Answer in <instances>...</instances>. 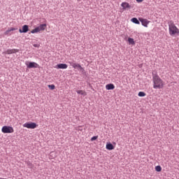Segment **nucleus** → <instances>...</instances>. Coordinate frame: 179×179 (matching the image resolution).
Wrapping results in <instances>:
<instances>
[{
  "instance_id": "6ab92c4d",
  "label": "nucleus",
  "mask_w": 179,
  "mask_h": 179,
  "mask_svg": "<svg viewBox=\"0 0 179 179\" xmlns=\"http://www.w3.org/2000/svg\"><path fill=\"white\" fill-rule=\"evenodd\" d=\"M138 95L139 97H145V96H146V93L143 92H139Z\"/></svg>"
},
{
  "instance_id": "ddd939ff",
  "label": "nucleus",
  "mask_w": 179,
  "mask_h": 179,
  "mask_svg": "<svg viewBox=\"0 0 179 179\" xmlns=\"http://www.w3.org/2000/svg\"><path fill=\"white\" fill-rule=\"evenodd\" d=\"M106 90H114L115 89V86H114V84H108L106 85Z\"/></svg>"
},
{
  "instance_id": "dca6fc26",
  "label": "nucleus",
  "mask_w": 179,
  "mask_h": 179,
  "mask_svg": "<svg viewBox=\"0 0 179 179\" xmlns=\"http://www.w3.org/2000/svg\"><path fill=\"white\" fill-rule=\"evenodd\" d=\"M77 93H78V94H81L82 96L87 95V92H86V91H85V90H77Z\"/></svg>"
},
{
  "instance_id": "39448f33",
  "label": "nucleus",
  "mask_w": 179,
  "mask_h": 179,
  "mask_svg": "<svg viewBox=\"0 0 179 179\" xmlns=\"http://www.w3.org/2000/svg\"><path fill=\"white\" fill-rule=\"evenodd\" d=\"M22 127L24 128H27L28 129H35V128H37V124L34 122H26Z\"/></svg>"
},
{
  "instance_id": "9b49d317",
  "label": "nucleus",
  "mask_w": 179,
  "mask_h": 179,
  "mask_svg": "<svg viewBox=\"0 0 179 179\" xmlns=\"http://www.w3.org/2000/svg\"><path fill=\"white\" fill-rule=\"evenodd\" d=\"M16 52H19L18 49H8L6 50V54H16Z\"/></svg>"
},
{
  "instance_id": "6e6552de",
  "label": "nucleus",
  "mask_w": 179,
  "mask_h": 179,
  "mask_svg": "<svg viewBox=\"0 0 179 179\" xmlns=\"http://www.w3.org/2000/svg\"><path fill=\"white\" fill-rule=\"evenodd\" d=\"M139 21L141 22L142 26L144 27H148V24L150 23V21L148 20V19L139 18Z\"/></svg>"
},
{
  "instance_id": "a878e982",
  "label": "nucleus",
  "mask_w": 179,
  "mask_h": 179,
  "mask_svg": "<svg viewBox=\"0 0 179 179\" xmlns=\"http://www.w3.org/2000/svg\"><path fill=\"white\" fill-rule=\"evenodd\" d=\"M34 47H35L36 48H38L40 47V45H38V44H34Z\"/></svg>"
},
{
  "instance_id": "4be33fe9",
  "label": "nucleus",
  "mask_w": 179,
  "mask_h": 179,
  "mask_svg": "<svg viewBox=\"0 0 179 179\" xmlns=\"http://www.w3.org/2000/svg\"><path fill=\"white\" fill-rule=\"evenodd\" d=\"M76 131H80V132H82L83 131V129H82V126H79L78 127H76Z\"/></svg>"
},
{
  "instance_id": "4468645a",
  "label": "nucleus",
  "mask_w": 179,
  "mask_h": 179,
  "mask_svg": "<svg viewBox=\"0 0 179 179\" xmlns=\"http://www.w3.org/2000/svg\"><path fill=\"white\" fill-rule=\"evenodd\" d=\"M106 148L107 150H114V145L111 143H107Z\"/></svg>"
},
{
  "instance_id": "a211bd4d",
  "label": "nucleus",
  "mask_w": 179,
  "mask_h": 179,
  "mask_svg": "<svg viewBox=\"0 0 179 179\" xmlns=\"http://www.w3.org/2000/svg\"><path fill=\"white\" fill-rule=\"evenodd\" d=\"M131 22L133 23H135L136 24H141V22H139V20H138V18L134 17L131 20Z\"/></svg>"
},
{
  "instance_id": "5701e85b",
  "label": "nucleus",
  "mask_w": 179,
  "mask_h": 179,
  "mask_svg": "<svg viewBox=\"0 0 179 179\" xmlns=\"http://www.w3.org/2000/svg\"><path fill=\"white\" fill-rule=\"evenodd\" d=\"M27 166L29 169H33V164H31V162H27Z\"/></svg>"
},
{
  "instance_id": "f03ea898",
  "label": "nucleus",
  "mask_w": 179,
  "mask_h": 179,
  "mask_svg": "<svg viewBox=\"0 0 179 179\" xmlns=\"http://www.w3.org/2000/svg\"><path fill=\"white\" fill-rule=\"evenodd\" d=\"M169 31L170 36H171L172 37L174 36L179 35V29L177 27V26H176V24L173 21H171L169 23Z\"/></svg>"
},
{
  "instance_id": "f3484780",
  "label": "nucleus",
  "mask_w": 179,
  "mask_h": 179,
  "mask_svg": "<svg viewBox=\"0 0 179 179\" xmlns=\"http://www.w3.org/2000/svg\"><path fill=\"white\" fill-rule=\"evenodd\" d=\"M129 44H131V45H135V41L132 38H128L127 40Z\"/></svg>"
},
{
  "instance_id": "7ed1b4c3",
  "label": "nucleus",
  "mask_w": 179,
  "mask_h": 179,
  "mask_svg": "<svg viewBox=\"0 0 179 179\" xmlns=\"http://www.w3.org/2000/svg\"><path fill=\"white\" fill-rule=\"evenodd\" d=\"M47 27L46 24H41L38 27H36L35 29H32L31 31V33L32 34H34L36 33H40V31H44Z\"/></svg>"
},
{
  "instance_id": "c85d7f7f",
  "label": "nucleus",
  "mask_w": 179,
  "mask_h": 179,
  "mask_svg": "<svg viewBox=\"0 0 179 179\" xmlns=\"http://www.w3.org/2000/svg\"><path fill=\"white\" fill-rule=\"evenodd\" d=\"M0 179H4V178H0Z\"/></svg>"
},
{
  "instance_id": "423d86ee",
  "label": "nucleus",
  "mask_w": 179,
  "mask_h": 179,
  "mask_svg": "<svg viewBox=\"0 0 179 179\" xmlns=\"http://www.w3.org/2000/svg\"><path fill=\"white\" fill-rule=\"evenodd\" d=\"M25 65H27V67L29 68V69L31 68H38V64L33 62H26Z\"/></svg>"
},
{
  "instance_id": "2eb2a0df",
  "label": "nucleus",
  "mask_w": 179,
  "mask_h": 179,
  "mask_svg": "<svg viewBox=\"0 0 179 179\" xmlns=\"http://www.w3.org/2000/svg\"><path fill=\"white\" fill-rule=\"evenodd\" d=\"M15 30H16V28H13V27L9 28L7 31L4 32V34L5 36H8L10 34V31H15Z\"/></svg>"
},
{
  "instance_id": "cd10ccee",
  "label": "nucleus",
  "mask_w": 179,
  "mask_h": 179,
  "mask_svg": "<svg viewBox=\"0 0 179 179\" xmlns=\"http://www.w3.org/2000/svg\"><path fill=\"white\" fill-rule=\"evenodd\" d=\"M78 1V2H80V1H82V0H77Z\"/></svg>"
},
{
  "instance_id": "412c9836",
  "label": "nucleus",
  "mask_w": 179,
  "mask_h": 179,
  "mask_svg": "<svg viewBox=\"0 0 179 179\" xmlns=\"http://www.w3.org/2000/svg\"><path fill=\"white\" fill-rule=\"evenodd\" d=\"M48 87H49V89H50V90H54L55 89V85H48Z\"/></svg>"
},
{
  "instance_id": "9d476101",
  "label": "nucleus",
  "mask_w": 179,
  "mask_h": 179,
  "mask_svg": "<svg viewBox=\"0 0 179 179\" xmlns=\"http://www.w3.org/2000/svg\"><path fill=\"white\" fill-rule=\"evenodd\" d=\"M55 68H57V69H66L68 68V64H59L56 65Z\"/></svg>"
},
{
  "instance_id": "f8f14e48",
  "label": "nucleus",
  "mask_w": 179,
  "mask_h": 179,
  "mask_svg": "<svg viewBox=\"0 0 179 179\" xmlns=\"http://www.w3.org/2000/svg\"><path fill=\"white\" fill-rule=\"evenodd\" d=\"M19 31L20 33H27V31H29V25H24L22 27V29H19Z\"/></svg>"
},
{
  "instance_id": "393cba45",
  "label": "nucleus",
  "mask_w": 179,
  "mask_h": 179,
  "mask_svg": "<svg viewBox=\"0 0 179 179\" xmlns=\"http://www.w3.org/2000/svg\"><path fill=\"white\" fill-rule=\"evenodd\" d=\"M54 152H51L50 155H49L50 159H54V157L52 156Z\"/></svg>"
},
{
  "instance_id": "aec40b11",
  "label": "nucleus",
  "mask_w": 179,
  "mask_h": 179,
  "mask_svg": "<svg viewBox=\"0 0 179 179\" xmlns=\"http://www.w3.org/2000/svg\"><path fill=\"white\" fill-rule=\"evenodd\" d=\"M155 171L160 173V171H162V166H155Z\"/></svg>"
},
{
  "instance_id": "20e7f679",
  "label": "nucleus",
  "mask_w": 179,
  "mask_h": 179,
  "mask_svg": "<svg viewBox=\"0 0 179 179\" xmlns=\"http://www.w3.org/2000/svg\"><path fill=\"white\" fill-rule=\"evenodd\" d=\"M1 132H3V134H13L15 129L10 126H3L1 128Z\"/></svg>"
},
{
  "instance_id": "0eeeda50",
  "label": "nucleus",
  "mask_w": 179,
  "mask_h": 179,
  "mask_svg": "<svg viewBox=\"0 0 179 179\" xmlns=\"http://www.w3.org/2000/svg\"><path fill=\"white\" fill-rule=\"evenodd\" d=\"M69 64H70L71 66L74 68V69H76V68H78L80 71H84L83 67L80 66V64L75 62H69Z\"/></svg>"
},
{
  "instance_id": "1a4fd4ad",
  "label": "nucleus",
  "mask_w": 179,
  "mask_h": 179,
  "mask_svg": "<svg viewBox=\"0 0 179 179\" xmlns=\"http://www.w3.org/2000/svg\"><path fill=\"white\" fill-rule=\"evenodd\" d=\"M122 8L125 10L127 9H131V5L128 2H122L121 3Z\"/></svg>"
},
{
  "instance_id": "f257e3e1",
  "label": "nucleus",
  "mask_w": 179,
  "mask_h": 179,
  "mask_svg": "<svg viewBox=\"0 0 179 179\" xmlns=\"http://www.w3.org/2000/svg\"><path fill=\"white\" fill-rule=\"evenodd\" d=\"M152 82L154 89H163L164 87V81L157 74L152 75Z\"/></svg>"
},
{
  "instance_id": "b1692460",
  "label": "nucleus",
  "mask_w": 179,
  "mask_h": 179,
  "mask_svg": "<svg viewBox=\"0 0 179 179\" xmlns=\"http://www.w3.org/2000/svg\"><path fill=\"white\" fill-rule=\"evenodd\" d=\"M97 138H99L98 136H94L92 138H91V141L93 142V141H96V139H97Z\"/></svg>"
},
{
  "instance_id": "bb28decb",
  "label": "nucleus",
  "mask_w": 179,
  "mask_h": 179,
  "mask_svg": "<svg viewBox=\"0 0 179 179\" xmlns=\"http://www.w3.org/2000/svg\"><path fill=\"white\" fill-rule=\"evenodd\" d=\"M136 2H143V0H136Z\"/></svg>"
}]
</instances>
